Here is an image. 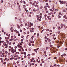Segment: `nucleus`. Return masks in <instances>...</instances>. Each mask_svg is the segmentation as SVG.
Instances as JSON below:
<instances>
[{"instance_id": "obj_18", "label": "nucleus", "mask_w": 67, "mask_h": 67, "mask_svg": "<svg viewBox=\"0 0 67 67\" xmlns=\"http://www.w3.org/2000/svg\"><path fill=\"white\" fill-rule=\"evenodd\" d=\"M48 20H51V18H49L48 19Z\"/></svg>"}, {"instance_id": "obj_27", "label": "nucleus", "mask_w": 67, "mask_h": 67, "mask_svg": "<svg viewBox=\"0 0 67 67\" xmlns=\"http://www.w3.org/2000/svg\"><path fill=\"white\" fill-rule=\"evenodd\" d=\"M49 32H52V30H49Z\"/></svg>"}, {"instance_id": "obj_8", "label": "nucleus", "mask_w": 67, "mask_h": 67, "mask_svg": "<svg viewBox=\"0 0 67 67\" xmlns=\"http://www.w3.org/2000/svg\"><path fill=\"white\" fill-rule=\"evenodd\" d=\"M3 45H4V46H5L7 45V44H6V42H4L3 43Z\"/></svg>"}, {"instance_id": "obj_43", "label": "nucleus", "mask_w": 67, "mask_h": 67, "mask_svg": "<svg viewBox=\"0 0 67 67\" xmlns=\"http://www.w3.org/2000/svg\"><path fill=\"white\" fill-rule=\"evenodd\" d=\"M20 45H21V46L22 45V44L21 43H20Z\"/></svg>"}, {"instance_id": "obj_2", "label": "nucleus", "mask_w": 67, "mask_h": 67, "mask_svg": "<svg viewBox=\"0 0 67 67\" xmlns=\"http://www.w3.org/2000/svg\"><path fill=\"white\" fill-rule=\"evenodd\" d=\"M47 6H45L44 7V8H45V10L46 11V13H48V10H47Z\"/></svg>"}, {"instance_id": "obj_16", "label": "nucleus", "mask_w": 67, "mask_h": 67, "mask_svg": "<svg viewBox=\"0 0 67 67\" xmlns=\"http://www.w3.org/2000/svg\"><path fill=\"white\" fill-rule=\"evenodd\" d=\"M47 16V15H46V14H44V16L45 17V18H46V17Z\"/></svg>"}, {"instance_id": "obj_51", "label": "nucleus", "mask_w": 67, "mask_h": 67, "mask_svg": "<svg viewBox=\"0 0 67 67\" xmlns=\"http://www.w3.org/2000/svg\"><path fill=\"white\" fill-rule=\"evenodd\" d=\"M30 34V32L28 31L27 32V34Z\"/></svg>"}, {"instance_id": "obj_44", "label": "nucleus", "mask_w": 67, "mask_h": 67, "mask_svg": "<svg viewBox=\"0 0 67 67\" xmlns=\"http://www.w3.org/2000/svg\"><path fill=\"white\" fill-rule=\"evenodd\" d=\"M8 37H10V34L8 35Z\"/></svg>"}, {"instance_id": "obj_13", "label": "nucleus", "mask_w": 67, "mask_h": 67, "mask_svg": "<svg viewBox=\"0 0 67 67\" xmlns=\"http://www.w3.org/2000/svg\"><path fill=\"white\" fill-rule=\"evenodd\" d=\"M21 49H22L21 48H20L19 49V52H20V51H21Z\"/></svg>"}, {"instance_id": "obj_62", "label": "nucleus", "mask_w": 67, "mask_h": 67, "mask_svg": "<svg viewBox=\"0 0 67 67\" xmlns=\"http://www.w3.org/2000/svg\"><path fill=\"white\" fill-rule=\"evenodd\" d=\"M3 60H2V61H1V63H3Z\"/></svg>"}, {"instance_id": "obj_58", "label": "nucleus", "mask_w": 67, "mask_h": 67, "mask_svg": "<svg viewBox=\"0 0 67 67\" xmlns=\"http://www.w3.org/2000/svg\"><path fill=\"white\" fill-rule=\"evenodd\" d=\"M12 29H13V27H11V28H10V30H12Z\"/></svg>"}, {"instance_id": "obj_48", "label": "nucleus", "mask_w": 67, "mask_h": 67, "mask_svg": "<svg viewBox=\"0 0 67 67\" xmlns=\"http://www.w3.org/2000/svg\"><path fill=\"white\" fill-rule=\"evenodd\" d=\"M40 66H42V63H41L40 64Z\"/></svg>"}, {"instance_id": "obj_64", "label": "nucleus", "mask_w": 67, "mask_h": 67, "mask_svg": "<svg viewBox=\"0 0 67 67\" xmlns=\"http://www.w3.org/2000/svg\"><path fill=\"white\" fill-rule=\"evenodd\" d=\"M56 13V12H55L54 13V14H55Z\"/></svg>"}, {"instance_id": "obj_20", "label": "nucleus", "mask_w": 67, "mask_h": 67, "mask_svg": "<svg viewBox=\"0 0 67 67\" xmlns=\"http://www.w3.org/2000/svg\"><path fill=\"white\" fill-rule=\"evenodd\" d=\"M60 3L61 4H63V1H62Z\"/></svg>"}, {"instance_id": "obj_28", "label": "nucleus", "mask_w": 67, "mask_h": 67, "mask_svg": "<svg viewBox=\"0 0 67 67\" xmlns=\"http://www.w3.org/2000/svg\"><path fill=\"white\" fill-rule=\"evenodd\" d=\"M15 49H16V48H17V47L16 46H15Z\"/></svg>"}, {"instance_id": "obj_11", "label": "nucleus", "mask_w": 67, "mask_h": 67, "mask_svg": "<svg viewBox=\"0 0 67 67\" xmlns=\"http://www.w3.org/2000/svg\"><path fill=\"white\" fill-rule=\"evenodd\" d=\"M5 39H6V40L9 39V37H5Z\"/></svg>"}, {"instance_id": "obj_30", "label": "nucleus", "mask_w": 67, "mask_h": 67, "mask_svg": "<svg viewBox=\"0 0 67 67\" xmlns=\"http://www.w3.org/2000/svg\"><path fill=\"white\" fill-rule=\"evenodd\" d=\"M49 17H50V16H47V18L48 19V18H49Z\"/></svg>"}, {"instance_id": "obj_9", "label": "nucleus", "mask_w": 67, "mask_h": 67, "mask_svg": "<svg viewBox=\"0 0 67 67\" xmlns=\"http://www.w3.org/2000/svg\"><path fill=\"white\" fill-rule=\"evenodd\" d=\"M64 21L65 22H67V17H66L65 19L64 20Z\"/></svg>"}, {"instance_id": "obj_61", "label": "nucleus", "mask_w": 67, "mask_h": 67, "mask_svg": "<svg viewBox=\"0 0 67 67\" xmlns=\"http://www.w3.org/2000/svg\"><path fill=\"white\" fill-rule=\"evenodd\" d=\"M25 34H26V33L25 32H24V34L25 35Z\"/></svg>"}, {"instance_id": "obj_10", "label": "nucleus", "mask_w": 67, "mask_h": 67, "mask_svg": "<svg viewBox=\"0 0 67 67\" xmlns=\"http://www.w3.org/2000/svg\"><path fill=\"white\" fill-rule=\"evenodd\" d=\"M34 3H36V4H38V2H36L35 1H34Z\"/></svg>"}, {"instance_id": "obj_36", "label": "nucleus", "mask_w": 67, "mask_h": 67, "mask_svg": "<svg viewBox=\"0 0 67 67\" xmlns=\"http://www.w3.org/2000/svg\"><path fill=\"white\" fill-rule=\"evenodd\" d=\"M48 15H51V13H48Z\"/></svg>"}, {"instance_id": "obj_37", "label": "nucleus", "mask_w": 67, "mask_h": 67, "mask_svg": "<svg viewBox=\"0 0 67 67\" xmlns=\"http://www.w3.org/2000/svg\"><path fill=\"white\" fill-rule=\"evenodd\" d=\"M14 37L13 36H12L11 38H13Z\"/></svg>"}, {"instance_id": "obj_53", "label": "nucleus", "mask_w": 67, "mask_h": 67, "mask_svg": "<svg viewBox=\"0 0 67 67\" xmlns=\"http://www.w3.org/2000/svg\"><path fill=\"white\" fill-rule=\"evenodd\" d=\"M23 37H24V36H21V38H23Z\"/></svg>"}, {"instance_id": "obj_33", "label": "nucleus", "mask_w": 67, "mask_h": 67, "mask_svg": "<svg viewBox=\"0 0 67 67\" xmlns=\"http://www.w3.org/2000/svg\"><path fill=\"white\" fill-rule=\"evenodd\" d=\"M10 41H13V39H12V38L10 40Z\"/></svg>"}, {"instance_id": "obj_3", "label": "nucleus", "mask_w": 67, "mask_h": 67, "mask_svg": "<svg viewBox=\"0 0 67 67\" xmlns=\"http://www.w3.org/2000/svg\"><path fill=\"white\" fill-rule=\"evenodd\" d=\"M41 18H42V16H40V17H38L37 18V19L39 21H41Z\"/></svg>"}, {"instance_id": "obj_5", "label": "nucleus", "mask_w": 67, "mask_h": 67, "mask_svg": "<svg viewBox=\"0 0 67 67\" xmlns=\"http://www.w3.org/2000/svg\"><path fill=\"white\" fill-rule=\"evenodd\" d=\"M29 25V27H31V26H33V24H32L31 23H30Z\"/></svg>"}, {"instance_id": "obj_34", "label": "nucleus", "mask_w": 67, "mask_h": 67, "mask_svg": "<svg viewBox=\"0 0 67 67\" xmlns=\"http://www.w3.org/2000/svg\"><path fill=\"white\" fill-rule=\"evenodd\" d=\"M3 64H4V65L5 64H6V63L5 62H4L3 63Z\"/></svg>"}, {"instance_id": "obj_57", "label": "nucleus", "mask_w": 67, "mask_h": 67, "mask_svg": "<svg viewBox=\"0 0 67 67\" xmlns=\"http://www.w3.org/2000/svg\"><path fill=\"white\" fill-rule=\"evenodd\" d=\"M30 43H32V41H30Z\"/></svg>"}, {"instance_id": "obj_63", "label": "nucleus", "mask_w": 67, "mask_h": 67, "mask_svg": "<svg viewBox=\"0 0 67 67\" xmlns=\"http://www.w3.org/2000/svg\"><path fill=\"white\" fill-rule=\"evenodd\" d=\"M9 48H11V46H10L9 47Z\"/></svg>"}, {"instance_id": "obj_54", "label": "nucleus", "mask_w": 67, "mask_h": 67, "mask_svg": "<svg viewBox=\"0 0 67 67\" xmlns=\"http://www.w3.org/2000/svg\"><path fill=\"white\" fill-rule=\"evenodd\" d=\"M30 32H33V31L30 30Z\"/></svg>"}, {"instance_id": "obj_6", "label": "nucleus", "mask_w": 67, "mask_h": 67, "mask_svg": "<svg viewBox=\"0 0 67 67\" xmlns=\"http://www.w3.org/2000/svg\"><path fill=\"white\" fill-rule=\"evenodd\" d=\"M52 53H55L56 52L55 51V49H52Z\"/></svg>"}, {"instance_id": "obj_49", "label": "nucleus", "mask_w": 67, "mask_h": 67, "mask_svg": "<svg viewBox=\"0 0 67 67\" xmlns=\"http://www.w3.org/2000/svg\"><path fill=\"white\" fill-rule=\"evenodd\" d=\"M64 27L65 28H67V26H65Z\"/></svg>"}, {"instance_id": "obj_47", "label": "nucleus", "mask_w": 67, "mask_h": 67, "mask_svg": "<svg viewBox=\"0 0 67 67\" xmlns=\"http://www.w3.org/2000/svg\"><path fill=\"white\" fill-rule=\"evenodd\" d=\"M2 53V51L0 52V54H1Z\"/></svg>"}, {"instance_id": "obj_50", "label": "nucleus", "mask_w": 67, "mask_h": 67, "mask_svg": "<svg viewBox=\"0 0 67 67\" xmlns=\"http://www.w3.org/2000/svg\"><path fill=\"white\" fill-rule=\"evenodd\" d=\"M36 51V49H34V52H35Z\"/></svg>"}, {"instance_id": "obj_22", "label": "nucleus", "mask_w": 67, "mask_h": 67, "mask_svg": "<svg viewBox=\"0 0 67 67\" xmlns=\"http://www.w3.org/2000/svg\"><path fill=\"white\" fill-rule=\"evenodd\" d=\"M37 61H38V63H39L40 62V61L39 60V61H38V59L37 60Z\"/></svg>"}, {"instance_id": "obj_31", "label": "nucleus", "mask_w": 67, "mask_h": 67, "mask_svg": "<svg viewBox=\"0 0 67 67\" xmlns=\"http://www.w3.org/2000/svg\"><path fill=\"white\" fill-rule=\"evenodd\" d=\"M18 29H20V26H18Z\"/></svg>"}, {"instance_id": "obj_19", "label": "nucleus", "mask_w": 67, "mask_h": 67, "mask_svg": "<svg viewBox=\"0 0 67 67\" xmlns=\"http://www.w3.org/2000/svg\"><path fill=\"white\" fill-rule=\"evenodd\" d=\"M14 38H16V36H13Z\"/></svg>"}, {"instance_id": "obj_55", "label": "nucleus", "mask_w": 67, "mask_h": 67, "mask_svg": "<svg viewBox=\"0 0 67 67\" xmlns=\"http://www.w3.org/2000/svg\"><path fill=\"white\" fill-rule=\"evenodd\" d=\"M19 61H17L16 62V63L17 64H19Z\"/></svg>"}, {"instance_id": "obj_12", "label": "nucleus", "mask_w": 67, "mask_h": 67, "mask_svg": "<svg viewBox=\"0 0 67 67\" xmlns=\"http://www.w3.org/2000/svg\"><path fill=\"white\" fill-rule=\"evenodd\" d=\"M25 11H26L27 12H28V10H27V8H25Z\"/></svg>"}, {"instance_id": "obj_40", "label": "nucleus", "mask_w": 67, "mask_h": 67, "mask_svg": "<svg viewBox=\"0 0 67 67\" xmlns=\"http://www.w3.org/2000/svg\"><path fill=\"white\" fill-rule=\"evenodd\" d=\"M18 36H20V34H18Z\"/></svg>"}, {"instance_id": "obj_23", "label": "nucleus", "mask_w": 67, "mask_h": 67, "mask_svg": "<svg viewBox=\"0 0 67 67\" xmlns=\"http://www.w3.org/2000/svg\"><path fill=\"white\" fill-rule=\"evenodd\" d=\"M4 54H5V53H2V55H4Z\"/></svg>"}, {"instance_id": "obj_59", "label": "nucleus", "mask_w": 67, "mask_h": 67, "mask_svg": "<svg viewBox=\"0 0 67 67\" xmlns=\"http://www.w3.org/2000/svg\"><path fill=\"white\" fill-rule=\"evenodd\" d=\"M47 7H48V8H50V6H47Z\"/></svg>"}, {"instance_id": "obj_4", "label": "nucleus", "mask_w": 67, "mask_h": 67, "mask_svg": "<svg viewBox=\"0 0 67 67\" xmlns=\"http://www.w3.org/2000/svg\"><path fill=\"white\" fill-rule=\"evenodd\" d=\"M17 46L18 47H19V48H22V46H21L19 44L17 45Z\"/></svg>"}, {"instance_id": "obj_21", "label": "nucleus", "mask_w": 67, "mask_h": 67, "mask_svg": "<svg viewBox=\"0 0 67 67\" xmlns=\"http://www.w3.org/2000/svg\"><path fill=\"white\" fill-rule=\"evenodd\" d=\"M42 8H43V7H42V6H41L40 7V9H42Z\"/></svg>"}, {"instance_id": "obj_39", "label": "nucleus", "mask_w": 67, "mask_h": 67, "mask_svg": "<svg viewBox=\"0 0 67 67\" xmlns=\"http://www.w3.org/2000/svg\"><path fill=\"white\" fill-rule=\"evenodd\" d=\"M62 11L63 12H65V11H66V10H65V9H63L62 10Z\"/></svg>"}, {"instance_id": "obj_38", "label": "nucleus", "mask_w": 67, "mask_h": 67, "mask_svg": "<svg viewBox=\"0 0 67 67\" xmlns=\"http://www.w3.org/2000/svg\"><path fill=\"white\" fill-rule=\"evenodd\" d=\"M5 54H8V52L7 51L5 52Z\"/></svg>"}, {"instance_id": "obj_29", "label": "nucleus", "mask_w": 67, "mask_h": 67, "mask_svg": "<svg viewBox=\"0 0 67 67\" xmlns=\"http://www.w3.org/2000/svg\"><path fill=\"white\" fill-rule=\"evenodd\" d=\"M42 63H45V62H44V61H42Z\"/></svg>"}, {"instance_id": "obj_14", "label": "nucleus", "mask_w": 67, "mask_h": 67, "mask_svg": "<svg viewBox=\"0 0 67 67\" xmlns=\"http://www.w3.org/2000/svg\"><path fill=\"white\" fill-rule=\"evenodd\" d=\"M47 40L48 41H51V39H49V38H47Z\"/></svg>"}, {"instance_id": "obj_46", "label": "nucleus", "mask_w": 67, "mask_h": 67, "mask_svg": "<svg viewBox=\"0 0 67 67\" xmlns=\"http://www.w3.org/2000/svg\"><path fill=\"white\" fill-rule=\"evenodd\" d=\"M58 30H60V27H59L58 28Z\"/></svg>"}, {"instance_id": "obj_1", "label": "nucleus", "mask_w": 67, "mask_h": 67, "mask_svg": "<svg viewBox=\"0 0 67 67\" xmlns=\"http://www.w3.org/2000/svg\"><path fill=\"white\" fill-rule=\"evenodd\" d=\"M11 52L12 53V54H13L14 53V52H16V50L15 49V50L14 49H13L12 50Z\"/></svg>"}, {"instance_id": "obj_26", "label": "nucleus", "mask_w": 67, "mask_h": 67, "mask_svg": "<svg viewBox=\"0 0 67 67\" xmlns=\"http://www.w3.org/2000/svg\"><path fill=\"white\" fill-rule=\"evenodd\" d=\"M43 32H44V30H42V31H41V33H43Z\"/></svg>"}, {"instance_id": "obj_7", "label": "nucleus", "mask_w": 67, "mask_h": 67, "mask_svg": "<svg viewBox=\"0 0 67 67\" xmlns=\"http://www.w3.org/2000/svg\"><path fill=\"white\" fill-rule=\"evenodd\" d=\"M5 41L6 42L7 44H8L9 43V41H8V39H6L5 40Z\"/></svg>"}, {"instance_id": "obj_32", "label": "nucleus", "mask_w": 67, "mask_h": 67, "mask_svg": "<svg viewBox=\"0 0 67 67\" xmlns=\"http://www.w3.org/2000/svg\"><path fill=\"white\" fill-rule=\"evenodd\" d=\"M25 5H24L23 6V8H25Z\"/></svg>"}, {"instance_id": "obj_52", "label": "nucleus", "mask_w": 67, "mask_h": 67, "mask_svg": "<svg viewBox=\"0 0 67 67\" xmlns=\"http://www.w3.org/2000/svg\"><path fill=\"white\" fill-rule=\"evenodd\" d=\"M15 19H16V20H17V19H18V18L16 17H15Z\"/></svg>"}, {"instance_id": "obj_41", "label": "nucleus", "mask_w": 67, "mask_h": 67, "mask_svg": "<svg viewBox=\"0 0 67 67\" xmlns=\"http://www.w3.org/2000/svg\"><path fill=\"white\" fill-rule=\"evenodd\" d=\"M29 56H30V54H28L27 55V56H28V57H29Z\"/></svg>"}, {"instance_id": "obj_56", "label": "nucleus", "mask_w": 67, "mask_h": 67, "mask_svg": "<svg viewBox=\"0 0 67 67\" xmlns=\"http://www.w3.org/2000/svg\"><path fill=\"white\" fill-rule=\"evenodd\" d=\"M60 31H59L58 33V34H60Z\"/></svg>"}, {"instance_id": "obj_25", "label": "nucleus", "mask_w": 67, "mask_h": 67, "mask_svg": "<svg viewBox=\"0 0 67 67\" xmlns=\"http://www.w3.org/2000/svg\"><path fill=\"white\" fill-rule=\"evenodd\" d=\"M59 15H61V13L60 12H59Z\"/></svg>"}, {"instance_id": "obj_17", "label": "nucleus", "mask_w": 67, "mask_h": 67, "mask_svg": "<svg viewBox=\"0 0 67 67\" xmlns=\"http://www.w3.org/2000/svg\"><path fill=\"white\" fill-rule=\"evenodd\" d=\"M42 13H40V16H42Z\"/></svg>"}, {"instance_id": "obj_35", "label": "nucleus", "mask_w": 67, "mask_h": 67, "mask_svg": "<svg viewBox=\"0 0 67 67\" xmlns=\"http://www.w3.org/2000/svg\"><path fill=\"white\" fill-rule=\"evenodd\" d=\"M20 57H21V58H22V55H21L20 56Z\"/></svg>"}, {"instance_id": "obj_45", "label": "nucleus", "mask_w": 67, "mask_h": 67, "mask_svg": "<svg viewBox=\"0 0 67 67\" xmlns=\"http://www.w3.org/2000/svg\"><path fill=\"white\" fill-rule=\"evenodd\" d=\"M47 31H49V29H46Z\"/></svg>"}, {"instance_id": "obj_24", "label": "nucleus", "mask_w": 67, "mask_h": 67, "mask_svg": "<svg viewBox=\"0 0 67 67\" xmlns=\"http://www.w3.org/2000/svg\"><path fill=\"white\" fill-rule=\"evenodd\" d=\"M21 49H22L23 52H24V49H23V48L22 47V48Z\"/></svg>"}, {"instance_id": "obj_15", "label": "nucleus", "mask_w": 67, "mask_h": 67, "mask_svg": "<svg viewBox=\"0 0 67 67\" xmlns=\"http://www.w3.org/2000/svg\"><path fill=\"white\" fill-rule=\"evenodd\" d=\"M46 50H47L48 49V47H46Z\"/></svg>"}, {"instance_id": "obj_42", "label": "nucleus", "mask_w": 67, "mask_h": 67, "mask_svg": "<svg viewBox=\"0 0 67 67\" xmlns=\"http://www.w3.org/2000/svg\"><path fill=\"white\" fill-rule=\"evenodd\" d=\"M31 43H30L29 44V46H31Z\"/></svg>"}, {"instance_id": "obj_60", "label": "nucleus", "mask_w": 67, "mask_h": 67, "mask_svg": "<svg viewBox=\"0 0 67 67\" xmlns=\"http://www.w3.org/2000/svg\"><path fill=\"white\" fill-rule=\"evenodd\" d=\"M24 58H26V55H25L24 56Z\"/></svg>"}]
</instances>
